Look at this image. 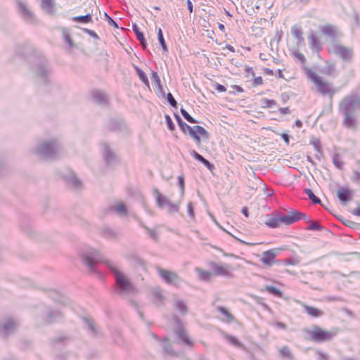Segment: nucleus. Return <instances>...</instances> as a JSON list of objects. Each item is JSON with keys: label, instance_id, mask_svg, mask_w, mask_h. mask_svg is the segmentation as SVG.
<instances>
[{"label": "nucleus", "instance_id": "obj_1", "mask_svg": "<svg viewBox=\"0 0 360 360\" xmlns=\"http://www.w3.org/2000/svg\"><path fill=\"white\" fill-rule=\"evenodd\" d=\"M79 257L82 263L86 266L91 272L98 273L96 266L101 262H104L111 273L114 275L115 280V292L117 295L136 294V288L129 281L125 275L119 271L117 268L110 261H104L101 253L90 247L84 248L79 251Z\"/></svg>", "mask_w": 360, "mask_h": 360}, {"label": "nucleus", "instance_id": "obj_2", "mask_svg": "<svg viewBox=\"0 0 360 360\" xmlns=\"http://www.w3.org/2000/svg\"><path fill=\"white\" fill-rule=\"evenodd\" d=\"M359 110L360 96L352 94L344 97L338 105L339 114L343 117V126L347 129L356 130Z\"/></svg>", "mask_w": 360, "mask_h": 360}, {"label": "nucleus", "instance_id": "obj_3", "mask_svg": "<svg viewBox=\"0 0 360 360\" xmlns=\"http://www.w3.org/2000/svg\"><path fill=\"white\" fill-rule=\"evenodd\" d=\"M174 117L181 131L185 134L188 132L189 136L193 139L197 145H200L201 143L200 135L205 139H210V134L204 127L200 125H195L193 127L189 126L181 120L177 113H174Z\"/></svg>", "mask_w": 360, "mask_h": 360}, {"label": "nucleus", "instance_id": "obj_4", "mask_svg": "<svg viewBox=\"0 0 360 360\" xmlns=\"http://www.w3.org/2000/svg\"><path fill=\"white\" fill-rule=\"evenodd\" d=\"M60 145L56 140L44 141L35 149V153L41 158L50 160L58 158L60 153Z\"/></svg>", "mask_w": 360, "mask_h": 360}, {"label": "nucleus", "instance_id": "obj_5", "mask_svg": "<svg viewBox=\"0 0 360 360\" xmlns=\"http://www.w3.org/2000/svg\"><path fill=\"white\" fill-rule=\"evenodd\" d=\"M304 330L310 335L309 340L315 342H327L336 335L335 332L324 330L316 325H314L311 330Z\"/></svg>", "mask_w": 360, "mask_h": 360}, {"label": "nucleus", "instance_id": "obj_6", "mask_svg": "<svg viewBox=\"0 0 360 360\" xmlns=\"http://www.w3.org/2000/svg\"><path fill=\"white\" fill-rule=\"evenodd\" d=\"M291 219H290L289 212L287 215L281 214L280 212H274L272 217L266 220L264 224L271 229L277 228L281 223L286 225H290Z\"/></svg>", "mask_w": 360, "mask_h": 360}, {"label": "nucleus", "instance_id": "obj_7", "mask_svg": "<svg viewBox=\"0 0 360 360\" xmlns=\"http://www.w3.org/2000/svg\"><path fill=\"white\" fill-rule=\"evenodd\" d=\"M159 276L169 285H174L176 287H179L182 283L183 280L174 272L161 269L157 268Z\"/></svg>", "mask_w": 360, "mask_h": 360}, {"label": "nucleus", "instance_id": "obj_8", "mask_svg": "<svg viewBox=\"0 0 360 360\" xmlns=\"http://www.w3.org/2000/svg\"><path fill=\"white\" fill-rule=\"evenodd\" d=\"M315 85L317 87L318 91L323 96L328 95L330 101H332L334 94L338 91V89L333 86L332 83L324 82L322 78ZM330 107H332V101L330 102Z\"/></svg>", "mask_w": 360, "mask_h": 360}, {"label": "nucleus", "instance_id": "obj_9", "mask_svg": "<svg viewBox=\"0 0 360 360\" xmlns=\"http://www.w3.org/2000/svg\"><path fill=\"white\" fill-rule=\"evenodd\" d=\"M174 320L177 325V327L174 329V333L178 339L184 344L192 347L193 345V342L189 339L187 335V332L183 326V323L181 319L178 316H175L174 317Z\"/></svg>", "mask_w": 360, "mask_h": 360}, {"label": "nucleus", "instance_id": "obj_10", "mask_svg": "<svg viewBox=\"0 0 360 360\" xmlns=\"http://www.w3.org/2000/svg\"><path fill=\"white\" fill-rule=\"evenodd\" d=\"M63 178L66 182L67 186L72 190H80L82 188V182L79 179L76 174L70 170L63 174Z\"/></svg>", "mask_w": 360, "mask_h": 360}, {"label": "nucleus", "instance_id": "obj_11", "mask_svg": "<svg viewBox=\"0 0 360 360\" xmlns=\"http://www.w3.org/2000/svg\"><path fill=\"white\" fill-rule=\"evenodd\" d=\"M34 72L36 78L39 79L43 84H47L49 82V77L51 71L46 63L41 62L37 64Z\"/></svg>", "mask_w": 360, "mask_h": 360}, {"label": "nucleus", "instance_id": "obj_12", "mask_svg": "<svg viewBox=\"0 0 360 360\" xmlns=\"http://www.w3.org/2000/svg\"><path fill=\"white\" fill-rule=\"evenodd\" d=\"M355 191L347 187L340 186L337 191V197L342 205L347 204L352 200Z\"/></svg>", "mask_w": 360, "mask_h": 360}, {"label": "nucleus", "instance_id": "obj_13", "mask_svg": "<svg viewBox=\"0 0 360 360\" xmlns=\"http://www.w3.org/2000/svg\"><path fill=\"white\" fill-rule=\"evenodd\" d=\"M18 323L11 318H8L0 323V335L8 336L13 334L18 327Z\"/></svg>", "mask_w": 360, "mask_h": 360}, {"label": "nucleus", "instance_id": "obj_14", "mask_svg": "<svg viewBox=\"0 0 360 360\" xmlns=\"http://www.w3.org/2000/svg\"><path fill=\"white\" fill-rule=\"evenodd\" d=\"M333 51L336 55L339 56L345 61H350L352 58V50L344 46L343 45H335L333 46Z\"/></svg>", "mask_w": 360, "mask_h": 360}, {"label": "nucleus", "instance_id": "obj_15", "mask_svg": "<svg viewBox=\"0 0 360 360\" xmlns=\"http://www.w3.org/2000/svg\"><path fill=\"white\" fill-rule=\"evenodd\" d=\"M281 250V248H275L264 252L262 257L260 259L261 262L263 264L271 266L274 263V259Z\"/></svg>", "mask_w": 360, "mask_h": 360}, {"label": "nucleus", "instance_id": "obj_16", "mask_svg": "<svg viewBox=\"0 0 360 360\" xmlns=\"http://www.w3.org/2000/svg\"><path fill=\"white\" fill-rule=\"evenodd\" d=\"M107 128L111 131H121L127 129V125L123 120L113 118L108 121Z\"/></svg>", "mask_w": 360, "mask_h": 360}, {"label": "nucleus", "instance_id": "obj_17", "mask_svg": "<svg viewBox=\"0 0 360 360\" xmlns=\"http://www.w3.org/2000/svg\"><path fill=\"white\" fill-rule=\"evenodd\" d=\"M211 269L213 271V274L215 276H223L228 278H232L233 276L232 273L229 270L228 265L220 266L217 263H211Z\"/></svg>", "mask_w": 360, "mask_h": 360}, {"label": "nucleus", "instance_id": "obj_18", "mask_svg": "<svg viewBox=\"0 0 360 360\" xmlns=\"http://www.w3.org/2000/svg\"><path fill=\"white\" fill-rule=\"evenodd\" d=\"M307 38L311 49L315 50L318 53L322 50V44L314 31L311 30L308 33Z\"/></svg>", "mask_w": 360, "mask_h": 360}, {"label": "nucleus", "instance_id": "obj_19", "mask_svg": "<svg viewBox=\"0 0 360 360\" xmlns=\"http://www.w3.org/2000/svg\"><path fill=\"white\" fill-rule=\"evenodd\" d=\"M46 316V323L51 324L61 320L63 318V314L58 309H49L47 311Z\"/></svg>", "mask_w": 360, "mask_h": 360}, {"label": "nucleus", "instance_id": "obj_20", "mask_svg": "<svg viewBox=\"0 0 360 360\" xmlns=\"http://www.w3.org/2000/svg\"><path fill=\"white\" fill-rule=\"evenodd\" d=\"M91 96L94 102L97 104L107 105L108 104V98L106 94L99 90H94L91 92Z\"/></svg>", "mask_w": 360, "mask_h": 360}, {"label": "nucleus", "instance_id": "obj_21", "mask_svg": "<svg viewBox=\"0 0 360 360\" xmlns=\"http://www.w3.org/2000/svg\"><path fill=\"white\" fill-rule=\"evenodd\" d=\"M17 5L22 17L25 20L32 21L34 20L33 13L27 8L26 5L22 1L18 0Z\"/></svg>", "mask_w": 360, "mask_h": 360}, {"label": "nucleus", "instance_id": "obj_22", "mask_svg": "<svg viewBox=\"0 0 360 360\" xmlns=\"http://www.w3.org/2000/svg\"><path fill=\"white\" fill-rule=\"evenodd\" d=\"M289 217L290 219L292 220V221H290V224L299 221L300 219H303L307 223H309L311 221L309 216L297 210L289 212Z\"/></svg>", "mask_w": 360, "mask_h": 360}, {"label": "nucleus", "instance_id": "obj_23", "mask_svg": "<svg viewBox=\"0 0 360 360\" xmlns=\"http://www.w3.org/2000/svg\"><path fill=\"white\" fill-rule=\"evenodd\" d=\"M153 195L155 198L157 205L160 208H164L171 202L167 196L162 195L158 188L153 189Z\"/></svg>", "mask_w": 360, "mask_h": 360}, {"label": "nucleus", "instance_id": "obj_24", "mask_svg": "<svg viewBox=\"0 0 360 360\" xmlns=\"http://www.w3.org/2000/svg\"><path fill=\"white\" fill-rule=\"evenodd\" d=\"M103 157L107 165H110L116 161V155L111 150L107 143L103 144Z\"/></svg>", "mask_w": 360, "mask_h": 360}, {"label": "nucleus", "instance_id": "obj_25", "mask_svg": "<svg viewBox=\"0 0 360 360\" xmlns=\"http://www.w3.org/2000/svg\"><path fill=\"white\" fill-rule=\"evenodd\" d=\"M302 307L304 308V312L311 317L317 318L322 316L324 314V312L318 308L307 305L306 304H303Z\"/></svg>", "mask_w": 360, "mask_h": 360}, {"label": "nucleus", "instance_id": "obj_26", "mask_svg": "<svg viewBox=\"0 0 360 360\" xmlns=\"http://www.w3.org/2000/svg\"><path fill=\"white\" fill-rule=\"evenodd\" d=\"M321 32L331 38H335L336 37L338 29L337 27L333 25L327 24L320 27Z\"/></svg>", "mask_w": 360, "mask_h": 360}, {"label": "nucleus", "instance_id": "obj_27", "mask_svg": "<svg viewBox=\"0 0 360 360\" xmlns=\"http://www.w3.org/2000/svg\"><path fill=\"white\" fill-rule=\"evenodd\" d=\"M132 30L135 32L137 39L139 41L141 46L143 49L147 47V42L144 37L143 32H141L136 23H133L131 25Z\"/></svg>", "mask_w": 360, "mask_h": 360}, {"label": "nucleus", "instance_id": "obj_28", "mask_svg": "<svg viewBox=\"0 0 360 360\" xmlns=\"http://www.w3.org/2000/svg\"><path fill=\"white\" fill-rule=\"evenodd\" d=\"M291 34L297 40V44L304 43V39L302 36L303 32L300 26H293L291 29Z\"/></svg>", "mask_w": 360, "mask_h": 360}, {"label": "nucleus", "instance_id": "obj_29", "mask_svg": "<svg viewBox=\"0 0 360 360\" xmlns=\"http://www.w3.org/2000/svg\"><path fill=\"white\" fill-rule=\"evenodd\" d=\"M109 210L110 211H115L120 216H127L128 214L127 208L123 202H120L116 205L110 206Z\"/></svg>", "mask_w": 360, "mask_h": 360}, {"label": "nucleus", "instance_id": "obj_30", "mask_svg": "<svg viewBox=\"0 0 360 360\" xmlns=\"http://www.w3.org/2000/svg\"><path fill=\"white\" fill-rule=\"evenodd\" d=\"M309 143L312 145L314 148V149L316 150L317 154L316 155V158L319 160H321V158L323 155L322 148H321V143L319 139L313 138Z\"/></svg>", "mask_w": 360, "mask_h": 360}, {"label": "nucleus", "instance_id": "obj_31", "mask_svg": "<svg viewBox=\"0 0 360 360\" xmlns=\"http://www.w3.org/2000/svg\"><path fill=\"white\" fill-rule=\"evenodd\" d=\"M134 68L136 72L137 75L139 76L140 80L148 87H149V81L146 74L139 67L134 65Z\"/></svg>", "mask_w": 360, "mask_h": 360}, {"label": "nucleus", "instance_id": "obj_32", "mask_svg": "<svg viewBox=\"0 0 360 360\" xmlns=\"http://www.w3.org/2000/svg\"><path fill=\"white\" fill-rule=\"evenodd\" d=\"M72 19L73 21H75V22H77L79 23H84V24L93 22L92 15L90 13H87L84 15L75 16Z\"/></svg>", "mask_w": 360, "mask_h": 360}, {"label": "nucleus", "instance_id": "obj_33", "mask_svg": "<svg viewBox=\"0 0 360 360\" xmlns=\"http://www.w3.org/2000/svg\"><path fill=\"white\" fill-rule=\"evenodd\" d=\"M54 5H55L54 0H41V7L42 8L43 10L46 11L49 13H52Z\"/></svg>", "mask_w": 360, "mask_h": 360}, {"label": "nucleus", "instance_id": "obj_34", "mask_svg": "<svg viewBox=\"0 0 360 360\" xmlns=\"http://www.w3.org/2000/svg\"><path fill=\"white\" fill-rule=\"evenodd\" d=\"M196 272L198 274V277L200 280L208 281L213 276V274L209 271L202 270L200 268H196Z\"/></svg>", "mask_w": 360, "mask_h": 360}, {"label": "nucleus", "instance_id": "obj_35", "mask_svg": "<svg viewBox=\"0 0 360 360\" xmlns=\"http://www.w3.org/2000/svg\"><path fill=\"white\" fill-rule=\"evenodd\" d=\"M217 310L221 312L226 317V319H223V321L231 323L234 320L233 316L225 307L219 306L217 307Z\"/></svg>", "mask_w": 360, "mask_h": 360}, {"label": "nucleus", "instance_id": "obj_36", "mask_svg": "<svg viewBox=\"0 0 360 360\" xmlns=\"http://www.w3.org/2000/svg\"><path fill=\"white\" fill-rule=\"evenodd\" d=\"M279 353L280 356L283 358L288 359L289 360L294 359V355L288 346L282 347L279 350Z\"/></svg>", "mask_w": 360, "mask_h": 360}, {"label": "nucleus", "instance_id": "obj_37", "mask_svg": "<svg viewBox=\"0 0 360 360\" xmlns=\"http://www.w3.org/2000/svg\"><path fill=\"white\" fill-rule=\"evenodd\" d=\"M162 347L165 353L168 354L172 356L176 355V353L173 350L172 345L169 342L168 338H165L164 342L162 343Z\"/></svg>", "mask_w": 360, "mask_h": 360}, {"label": "nucleus", "instance_id": "obj_38", "mask_svg": "<svg viewBox=\"0 0 360 360\" xmlns=\"http://www.w3.org/2000/svg\"><path fill=\"white\" fill-rule=\"evenodd\" d=\"M304 192L307 195L309 200L314 204H321V200L316 195H314V192L310 188H305Z\"/></svg>", "mask_w": 360, "mask_h": 360}, {"label": "nucleus", "instance_id": "obj_39", "mask_svg": "<svg viewBox=\"0 0 360 360\" xmlns=\"http://www.w3.org/2000/svg\"><path fill=\"white\" fill-rule=\"evenodd\" d=\"M175 309L182 314H186L188 312V307L182 300H178L175 302Z\"/></svg>", "mask_w": 360, "mask_h": 360}, {"label": "nucleus", "instance_id": "obj_40", "mask_svg": "<svg viewBox=\"0 0 360 360\" xmlns=\"http://www.w3.org/2000/svg\"><path fill=\"white\" fill-rule=\"evenodd\" d=\"M151 80L152 82L156 84L160 90L162 92V94L165 95V92L162 89V86L161 85V81L160 79V77L158 76V73L153 70H152V75H151Z\"/></svg>", "mask_w": 360, "mask_h": 360}, {"label": "nucleus", "instance_id": "obj_41", "mask_svg": "<svg viewBox=\"0 0 360 360\" xmlns=\"http://www.w3.org/2000/svg\"><path fill=\"white\" fill-rule=\"evenodd\" d=\"M180 112L181 115L184 117V118L188 122L191 124H195L199 122L197 120L194 119L192 116H191L184 108H181L180 109Z\"/></svg>", "mask_w": 360, "mask_h": 360}, {"label": "nucleus", "instance_id": "obj_42", "mask_svg": "<svg viewBox=\"0 0 360 360\" xmlns=\"http://www.w3.org/2000/svg\"><path fill=\"white\" fill-rule=\"evenodd\" d=\"M265 288L268 292H269L275 296H277L278 297H282V296H283L282 292L275 286L266 285L265 287Z\"/></svg>", "mask_w": 360, "mask_h": 360}, {"label": "nucleus", "instance_id": "obj_43", "mask_svg": "<svg viewBox=\"0 0 360 360\" xmlns=\"http://www.w3.org/2000/svg\"><path fill=\"white\" fill-rule=\"evenodd\" d=\"M224 338L228 340L231 345L236 346V347H241L242 344L238 341L237 338L234 336H231L230 335H228L226 333H224Z\"/></svg>", "mask_w": 360, "mask_h": 360}, {"label": "nucleus", "instance_id": "obj_44", "mask_svg": "<svg viewBox=\"0 0 360 360\" xmlns=\"http://www.w3.org/2000/svg\"><path fill=\"white\" fill-rule=\"evenodd\" d=\"M158 39L159 43L161 45L162 49H163V51L167 52L168 51V48H167L166 42L165 41V39H164V37H163V34H162V31L161 28H159V30H158Z\"/></svg>", "mask_w": 360, "mask_h": 360}, {"label": "nucleus", "instance_id": "obj_45", "mask_svg": "<svg viewBox=\"0 0 360 360\" xmlns=\"http://www.w3.org/2000/svg\"><path fill=\"white\" fill-rule=\"evenodd\" d=\"M84 321L88 326L89 329L91 331V333L93 334H94V335H96L97 334V329H96V326L94 324V321L92 319H89V318L84 317Z\"/></svg>", "mask_w": 360, "mask_h": 360}, {"label": "nucleus", "instance_id": "obj_46", "mask_svg": "<svg viewBox=\"0 0 360 360\" xmlns=\"http://www.w3.org/2000/svg\"><path fill=\"white\" fill-rule=\"evenodd\" d=\"M69 340V338L66 336H60L54 338L51 340V344L53 346H56L58 344L65 345Z\"/></svg>", "mask_w": 360, "mask_h": 360}, {"label": "nucleus", "instance_id": "obj_47", "mask_svg": "<svg viewBox=\"0 0 360 360\" xmlns=\"http://www.w3.org/2000/svg\"><path fill=\"white\" fill-rule=\"evenodd\" d=\"M130 259L132 262L140 266H144L146 264L144 260L138 255H136V254L130 255Z\"/></svg>", "mask_w": 360, "mask_h": 360}, {"label": "nucleus", "instance_id": "obj_48", "mask_svg": "<svg viewBox=\"0 0 360 360\" xmlns=\"http://www.w3.org/2000/svg\"><path fill=\"white\" fill-rule=\"evenodd\" d=\"M333 162L339 169H341L344 165V162L342 160L340 155L337 153H335L333 157Z\"/></svg>", "mask_w": 360, "mask_h": 360}, {"label": "nucleus", "instance_id": "obj_49", "mask_svg": "<svg viewBox=\"0 0 360 360\" xmlns=\"http://www.w3.org/2000/svg\"><path fill=\"white\" fill-rule=\"evenodd\" d=\"M261 104L263 108H271L274 105H276L277 103L275 100L263 98L261 100Z\"/></svg>", "mask_w": 360, "mask_h": 360}, {"label": "nucleus", "instance_id": "obj_50", "mask_svg": "<svg viewBox=\"0 0 360 360\" xmlns=\"http://www.w3.org/2000/svg\"><path fill=\"white\" fill-rule=\"evenodd\" d=\"M103 233L105 236L108 238H115L117 236V232L110 227H105Z\"/></svg>", "mask_w": 360, "mask_h": 360}, {"label": "nucleus", "instance_id": "obj_51", "mask_svg": "<svg viewBox=\"0 0 360 360\" xmlns=\"http://www.w3.org/2000/svg\"><path fill=\"white\" fill-rule=\"evenodd\" d=\"M300 262V259L298 257L287 258L283 259L284 265H297Z\"/></svg>", "mask_w": 360, "mask_h": 360}, {"label": "nucleus", "instance_id": "obj_52", "mask_svg": "<svg viewBox=\"0 0 360 360\" xmlns=\"http://www.w3.org/2000/svg\"><path fill=\"white\" fill-rule=\"evenodd\" d=\"M307 230H316V231H322L323 229V226L319 224L315 221H311L309 222V225L306 228Z\"/></svg>", "mask_w": 360, "mask_h": 360}, {"label": "nucleus", "instance_id": "obj_53", "mask_svg": "<svg viewBox=\"0 0 360 360\" xmlns=\"http://www.w3.org/2000/svg\"><path fill=\"white\" fill-rule=\"evenodd\" d=\"M307 75L309 78H310L313 81L314 84L321 79V77L318 75L316 72L312 70H309L308 71Z\"/></svg>", "mask_w": 360, "mask_h": 360}, {"label": "nucleus", "instance_id": "obj_54", "mask_svg": "<svg viewBox=\"0 0 360 360\" xmlns=\"http://www.w3.org/2000/svg\"><path fill=\"white\" fill-rule=\"evenodd\" d=\"M341 221L345 225H346L347 226L352 228L353 229L357 230V229H359V226H360L359 224L352 221L349 219H342Z\"/></svg>", "mask_w": 360, "mask_h": 360}, {"label": "nucleus", "instance_id": "obj_55", "mask_svg": "<svg viewBox=\"0 0 360 360\" xmlns=\"http://www.w3.org/2000/svg\"><path fill=\"white\" fill-rule=\"evenodd\" d=\"M141 226L143 229H145L148 231V233L149 234L150 237L153 240H154L155 241H157L158 240V234L156 231L150 229L148 227H147L146 226H145L143 224H141Z\"/></svg>", "mask_w": 360, "mask_h": 360}, {"label": "nucleus", "instance_id": "obj_56", "mask_svg": "<svg viewBox=\"0 0 360 360\" xmlns=\"http://www.w3.org/2000/svg\"><path fill=\"white\" fill-rule=\"evenodd\" d=\"M165 122H166L168 129L170 131L175 130V125H174L172 118L170 117V116L167 114H165Z\"/></svg>", "mask_w": 360, "mask_h": 360}, {"label": "nucleus", "instance_id": "obj_57", "mask_svg": "<svg viewBox=\"0 0 360 360\" xmlns=\"http://www.w3.org/2000/svg\"><path fill=\"white\" fill-rule=\"evenodd\" d=\"M168 212L170 214L178 212L179 211V203L170 202L168 205Z\"/></svg>", "mask_w": 360, "mask_h": 360}, {"label": "nucleus", "instance_id": "obj_58", "mask_svg": "<svg viewBox=\"0 0 360 360\" xmlns=\"http://www.w3.org/2000/svg\"><path fill=\"white\" fill-rule=\"evenodd\" d=\"M167 100L172 108H177V102L170 92L167 94Z\"/></svg>", "mask_w": 360, "mask_h": 360}, {"label": "nucleus", "instance_id": "obj_59", "mask_svg": "<svg viewBox=\"0 0 360 360\" xmlns=\"http://www.w3.org/2000/svg\"><path fill=\"white\" fill-rule=\"evenodd\" d=\"M104 18L110 25L117 29L119 28L117 23L106 12L104 13Z\"/></svg>", "mask_w": 360, "mask_h": 360}, {"label": "nucleus", "instance_id": "obj_60", "mask_svg": "<svg viewBox=\"0 0 360 360\" xmlns=\"http://www.w3.org/2000/svg\"><path fill=\"white\" fill-rule=\"evenodd\" d=\"M178 181H179V182H178L180 190H181V197H183L184 195V191H185V183H184V175L179 176L178 177Z\"/></svg>", "mask_w": 360, "mask_h": 360}, {"label": "nucleus", "instance_id": "obj_61", "mask_svg": "<svg viewBox=\"0 0 360 360\" xmlns=\"http://www.w3.org/2000/svg\"><path fill=\"white\" fill-rule=\"evenodd\" d=\"M187 213L191 219H193L195 218L193 205L191 202H188L187 205Z\"/></svg>", "mask_w": 360, "mask_h": 360}, {"label": "nucleus", "instance_id": "obj_62", "mask_svg": "<svg viewBox=\"0 0 360 360\" xmlns=\"http://www.w3.org/2000/svg\"><path fill=\"white\" fill-rule=\"evenodd\" d=\"M153 297L159 301L160 303H162L164 300V296L162 294L161 290H155L153 292Z\"/></svg>", "mask_w": 360, "mask_h": 360}, {"label": "nucleus", "instance_id": "obj_63", "mask_svg": "<svg viewBox=\"0 0 360 360\" xmlns=\"http://www.w3.org/2000/svg\"><path fill=\"white\" fill-rule=\"evenodd\" d=\"M190 155L200 162H201L205 159L203 156H202L200 154H199L194 150L190 151Z\"/></svg>", "mask_w": 360, "mask_h": 360}, {"label": "nucleus", "instance_id": "obj_64", "mask_svg": "<svg viewBox=\"0 0 360 360\" xmlns=\"http://www.w3.org/2000/svg\"><path fill=\"white\" fill-rule=\"evenodd\" d=\"M316 354L319 355V360H330V356L320 350H317Z\"/></svg>", "mask_w": 360, "mask_h": 360}]
</instances>
